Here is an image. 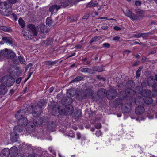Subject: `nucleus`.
Segmentation results:
<instances>
[{"mask_svg":"<svg viewBox=\"0 0 157 157\" xmlns=\"http://www.w3.org/2000/svg\"><path fill=\"white\" fill-rule=\"evenodd\" d=\"M46 105V103L43 100H40L38 103L37 105H31V107L29 109L31 111L33 116L35 117L33 120V122L32 124H30L31 127L33 128L34 126H38L42 124L43 120L42 118L37 117V116L40 115L41 112L42 107Z\"/></svg>","mask_w":157,"mask_h":157,"instance_id":"nucleus-1","label":"nucleus"},{"mask_svg":"<svg viewBox=\"0 0 157 157\" xmlns=\"http://www.w3.org/2000/svg\"><path fill=\"white\" fill-rule=\"evenodd\" d=\"M28 32L23 34L26 40L32 39L37 36L38 31L36 28L33 24H29L27 26Z\"/></svg>","mask_w":157,"mask_h":157,"instance_id":"nucleus-2","label":"nucleus"},{"mask_svg":"<svg viewBox=\"0 0 157 157\" xmlns=\"http://www.w3.org/2000/svg\"><path fill=\"white\" fill-rule=\"evenodd\" d=\"M0 13L5 16H8L12 13L11 5L6 2H1L0 5Z\"/></svg>","mask_w":157,"mask_h":157,"instance_id":"nucleus-3","label":"nucleus"},{"mask_svg":"<svg viewBox=\"0 0 157 157\" xmlns=\"http://www.w3.org/2000/svg\"><path fill=\"white\" fill-rule=\"evenodd\" d=\"M2 82L8 86L13 85L15 82L14 78L10 76H5L2 78Z\"/></svg>","mask_w":157,"mask_h":157,"instance_id":"nucleus-4","label":"nucleus"},{"mask_svg":"<svg viewBox=\"0 0 157 157\" xmlns=\"http://www.w3.org/2000/svg\"><path fill=\"white\" fill-rule=\"evenodd\" d=\"M135 92L138 94L142 93V95L143 96L148 97L150 96L151 94V91L148 90H143L142 88L140 86L136 87Z\"/></svg>","mask_w":157,"mask_h":157,"instance_id":"nucleus-5","label":"nucleus"},{"mask_svg":"<svg viewBox=\"0 0 157 157\" xmlns=\"http://www.w3.org/2000/svg\"><path fill=\"white\" fill-rule=\"evenodd\" d=\"M92 95V90L91 89H86L81 95L79 96V100H82L89 98Z\"/></svg>","mask_w":157,"mask_h":157,"instance_id":"nucleus-6","label":"nucleus"},{"mask_svg":"<svg viewBox=\"0 0 157 157\" xmlns=\"http://www.w3.org/2000/svg\"><path fill=\"white\" fill-rule=\"evenodd\" d=\"M107 98L110 100L115 98L117 94V92L113 88L109 89L107 93Z\"/></svg>","mask_w":157,"mask_h":157,"instance_id":"nucleus-7","label":"nucleus"},{"mask_svg":"<svg viewBox=\"0 0 157 157\" xmlns=\"http://www.w3.org/2000/svg\"><path fill=\"white\" fill-rule=\"evenodd\" d=\"M38 32L40 31L43 34L46 33L48 32V30L47 28L45 25L43 24L39 25L36 27Z\"/></svg>","mask_w":157,"mask_h":157,"instance_id":"nucleus-8","label":"nucleus"},{"mask_svg":"<svg viewBox=\"0 0 157 157\" xmlns=\"http://www.w3.org/2000/svg\"><path fill=\"white\" fill-rule=\"evenodd\" d=\"M25 114V110L23 109H21L16 113L15 117L18 120L21 119L24 117Z\"/></svg>","mask_w":157,"mask_h":157,"instance_id":"nucleus-9","label":"nucleus"},{"mask_svg":"<svg viewBox=\"0 0 157 157\" xmlns=\"http://www.w3.org/2000/svg\"><path fill=\"white\" fill-rule=\"evenodd\" d=\"M28 123V120L25 117H24L21 119H18L17 124L19 126L24 127L26 126Z\"/></svg>","mask_w":157,"mask_h":157,"instance_id":"nucleus-10","label":"nucleus"},{"mask_svg":"<svg viewBox=\"0 0 157 157\" xmlns=\"http://www.w3.org/2000/svg\"><path fill=\"white\" fill-rule=\"evenodd\" d=\"M10 154L12 157H14L17 156V149L16 147H13L10 148Z\"/></svg>","mask_w":157,"mask_h":157,"instance_id":"nucleus-11","label":"nucleus"},{"mask_svg":"<svg viewBox=\"0 0 157 157\" xmlns=\"http://www.w3.org/2000/svg\"><path fill=\"white\" fill-rule=\"evenodd\" d=\"M60 8V5H54L50 7L49 10L52 14L56 12L58 9Z\"/></svg>","mask_w":157,"mask_h":157,"instance_id":"nucleus-12","label":"nucleus"},{"mask_svg":"<svg viewBox=\"0 0 157 157\" xmlns=\"http://www.w3.org/2000/svg\"><path fill=\"white\" fill-rule=\"evenodd\" d=\"M10 154V151L9 149L6 148L2 151L1 153V157H8Z\"/></svg>","mask_w":157,"mask_h":157,"instance_id":"nucleus-13","label":"nucleus"},{"mask_svg":"<svg viewBox=\"0 0 157 157\" xmlns=\"http://www.w3.org/2000/svg\"><path fill=\"white\" fill-rule=\"evenodd\" d=\"M156 81L157 82V75H155V80L153 76L150 77L149 79L148 84L149 85L154 86L156 84Z\"/></svg>","mask_w":157,"mask_h":157,"instance_id":"nucleus-14","label":"nucleus"},{"mask_svg":"<svg viewBox=\"0 0 157 157\" xmlns=\"http://www.w3.org/2000/svg\"><path fill=\"white\" fill-rule=\"evenodd\" d=\"M97 95L100 98H103L107 94L105 92V90L104 89H99Z\"/></svg>","mask_w":157,"mask_h":157,"instance_id":"nucleus-15","label":"nucleus"},{"mask_svg":"<svg viewBox=\"0 0 157 157\" xmlns=\"http://www.w3.org/2000/svg\"><path fill=\"white\" fill-rule=\"evenodd\" d=\"M52 110L53 111L55 112H58L60 114H63L64 113L62 109L58 105L54 106L52 108Z\"/></svg>","mask_w":157,"mask_h":157,"instance_id":"nucleus-16","label":"nucleus"},{"mask_svg":"<svg viewBox=\"0 0 157 157\" xmlns=\"http://www.w3.org/2000/svg\"><path fill=\"white\" fill-rule=\"evenodd\" d=\"M18 136L16 132V131H14L13 132L11 133L10 138L12 141L14 142L17 141Z\"/></svg>","mask_w":157,"mask_h":157,"instance_id":"nucleus-17","label":"nucleus"},{"mask_svg":"<svg viewBox=\"0 0 157 157\" xmlns=\"http://www.w3.org/2000/svg\"><path fill=\"white\" fill-rule=\"evenodd\" d=\"M7 91L6 87L3 85H0V95H4Z\"/></svg>","mask_w":157,"mask_h":157,"instance_id":"nucleus-18","label":"nucleus"},{"mask_svg":"<svg viewBox=\"0 0 157 157\" xmlns=\"http://www.w3.org/2000/svg\"><path fill=\"white\" fill-rule=\"evenodd\" d=\"M73 2H74L73 0H63L61 3V5L65 7Z\"/></svg>","mask_w":157,"mask_h":157,"instance_id":"nucleus-19","label":"nucleus"},{"mask_svg":"<svg viewBox=\"0 0 157 157\" xmlns=\"http://www.w3.org/2000/svg\"><path fill=\"white\" fill-rule=\"evenodd\" d=\"M144 111V109L143 106H140L137 107L135 110L136 113L137 115L142 114Z\"/></svg>","mask_w":157,"mask_h":157,"instance_id":"nucleus-20","label":"nucleus"},{"mask_svg":"<svg viewBox=\"0 0 157 157\" xmlns=\"http://www.w3.org/2000/svg\"><path fill=\"white\" fill-rule=\"evenodd\" d=\"M126 15L130 18L131 19L135 20L136 19V16L131 11L129 10L126 11Z\"/></svg>","mask_w":157,"mask_h":157,"instance_id":"nucleus-21","label":"nucleus"},{"mask_svg":"<svg viewBox=\"0 0 157 157\" xmlns=\"http://www.w3.org/2000/svg\"><path fill=\"white\" fill-rule=\"evenodd\" d=\"M139 99L140 101H144L145 103L147 104H151L152 102V100L151 98H146V99H144L142 97H140L139 98Z\"/></svg>","mask_w":157,"mask_h":157,"instance_id":"nucleus-22","label":"nucleus"},{"mask_svg":"<svg viewBox=\"0 0 157 157\" xmlns=\"http://www.w3.org/2000/svg\"><path fill=\"white\" fill-rule=\"evenodd\" d=\"M134 86V82L132 80H130L128 81L126 84V86L129 88L130 92L132 91L131 89Z\"/></svg>","mask_w":157,"mask_h":157,"instance_id":"nucleus-23","label":"nucleus"},{"mask_svg":"<svg viewBox=\"0 0 157 157\" xmlns=\"http://www.w3.org/2000/svg\"><path fill=\"white\" fill-rule=\"evenodd\" d=\"M78 20V17L76 16H71L67 18V21L70 22H72L77 21Z\"/></svg>","mask_w":157,"mask_h":157,"instance_id":"nucleus-24","label":"nucleus"},{"mask_svg":"<svg viewBox=\"0 0 157 157\" xmlns=\"http://www.w3.org/2000/svg\"><path fill=\"white\" fill-rule=\"evenodd\" d=\"M150 34L149 33H140L138 34H135L134 36L136 38H139L140 37H143L148 35Z\"/></svg>","mask_w":157,"mask_h":157,"instance_id":"nucleus-25","label":"nucleus"},{"mask_svg":"<svg viewBox=\"0 0 157 157\" xmlns=\"http://www.w3.org/2000/svg\"><path fill=\"white\" fill-rule=\"evenodd\" d=\"M75 94V91L72 89L68 90L67 92V96L68 97H73Z\"/></svg>","mask_w":157,"mask_h":157,"instance_id":"nucleus-26","label":"nucleus"},{"mask_svg":"<svg viewBox=\"0 0 157 157\" xmlns=\"http://www.w3.org/2000/svg\"><path fill=\"white\" fill-rule=\"evenodd\" d=\"M9 50L7 49H6L4 50H1L0 52V56L2 55L7 57Z\"/></svg>","mask_w":157,"mask_h":157,"instance_id":"nucleus-27","label":"nucleus"},{"mask_svg":"<svg viewBox=\"0 0 157 157\" xmlns=\"http://www.w3.org/2000/svg\"><path fill=\"white\" fill-rule=\"evenodd\" d=\"M2 40L4 42L6 43L11 44L12 43V40L9 37H3Z\"/></svg>","mask_w":157,"mask_h":157,"instance_id":"nucleus-28","label":"nucleus"},{"mask_svg":"<svg viewBox=\"0 0 157 157\" xmlns=\"http://www.w3.org/2000/svg\"><path fill=\"white\" fill-rule=\"evenodd\" d=\"M97 5V3L96 2H93L91 1H90L86 5V7H93L96 6Z\"/></svg>","mask_w":157,"mask_h":157,"instance_id":"nucleus-29","label":"nucleus"},{"mask_svg":"<svg viewBox=\"0 0 157 157\" xmlns=\"http://www.w3.org/2000/svg\"><path fill=\"white\" fill-rule=\"evenodd\" d=\"M80 71L81 72L83 73H90L92 72V70L88 68H82L80 69Z\"/></svg>","mask_w":157,"mask_h":157,"instance_id":"nucleus-30","label":"nucleus"},{"mask_svg":"<svg viewBox=\"0 0 157 157\" xmlns=\"http://www.w3.org/2000/svg\"><path fill=\"white\" fill-rule=\"evenodd\" d=\"M15 55V53L11 50H9L7 57L8 58H13Z\"/></svg>","mask_w":157,"mask_h":157,"instance_id":"nucleus-31","label":"nucleus"},{"mask_svg":"<svg viewBox=\"0 0 157 157\" xmlns=\"http://www.w3.org/2000/svg\"><path fill=\"white\" fill-rule=\"evenodd\" d=\"M46 24L48 26H52L53 25V24L52 22V20L50 18H47L46 20Z\"/></svg>","mask_w":157,"mask_h":157,"instance_id":"nucleus-32","label":"nucleus"},{"mask_svg":"<svg viewBox=\"0 0 157 157\" xmlns=\"http://www.w3.org/2000/svg\"><path fill=\"white\" fill-rule=\"evenodd\" d=\"M83 79V78L81 76H78L75 79L72 80L70 82L71 83L76 82H78L82 80Z\"/></svg>","mask_w":157,"mask_h":157,"instance_id":"nucleus-33","label":"nucleus"},{"mask_svg":"<svg viewBox=\"0 0 157 157\" xmlns=\"http://www.w3.org/2000/svg\"><path fill=\"white\" fill-rule=\"evenodd\" d=\"M0 29L1 30L6 32H9L11 30V29L10 28H8L4 26H0Z\"/></svg>","mask_w":157,"mask_h":157,"instance_id":"nucleus-34","label":"nucleus"},{"mask_svg":"<svg viewBox=\"0 0 157 157\" xmlns=\"http://www.w3.org/2000/svg\"><path fill=\"white\" fill-rule=\"evenodd\" d=\"M21 126L17 125V126H16L14 127V131H18L19 132H21L23 131V129L21 127Z\"/></svg>","mask_w":157,"mask_h":157,"instance_id":"nucleus-35","label":"nucleus"},{"mask_svg":"<svg viewBox=\"0 0 157 157\" xmlns=\"http://www.w3.org/2000/svg\"><path fill=\"white\" fill-rule=\"evenodd\" d=\"M101 38V37L100 36H95L93 37L90 40V42L92 43V42L94 41H96L99 40Z\"/></svg>","mask_w":157,"mask_h":157,"instance_id":"nucleus-36","label":"nucleus"},{"mask_svg":"<svg viewBox=\"0 0 157 157\" xmlns=\"http://www.w3.org/2000/svg\"><path fill=\"white\" fill-rule=\"evenodd\" d=\"M18 22L19 25L22 27H23L25 26V23L23 20L21 18H20L18 20Z\"/></svg>","mask_w":157,"mask_h":157,"instance_id":"nucleus-37","label":"nucleus"},{"mask_svg":"<svg viewBox=\"0 0 157 157\" xmlns=\"http://www.w3.org/2000/svg\"><path fill=\"white\" fill-rule=\"evenodd\" d=\"M46 65L48 66L54 65L56 63V61H46L45 62Z\"/></svg>","mask_w":157,"mask_h":157,"instance_id":"nucleus-38","label":"nucleus"},{"mask_svg":"<svg viewBox=\"0 0 157 157\" xmlns=\"http://www.w3.org/2000/svg\"><path fill=\"white\" fill-rule=\"evenodd\" d=\"M104 67L103 66H99L95 67V70L98 72H101L103 70Z\"/></svg>","mask_w":157,"mask_h":157,"instance_id":"nucleus-39","label":"nucleus"},{"mask_svg":"<svg viewBox=\"0 0 157 157\" xmlns=\"http://www.w3.org/2000/svg\"><path fill=\"white\" fill-rule=\"evenodd\" d=\"M18 59L19 62L21 63H24L25 62V60L22 58L21 56H18Z\"/></svg>","mask_w":157,"mask_h":157,"instance_id":"nucleus-40","label":"nucleus"},{"mask_svg":"<svg viewBox=\"0 0 157 157\" xmlns=\"http://www.w3.org/2000/svg\"><path fill=\"white\" fill-rule=\"evenodd\" d=\"M95 135L97 137H98L102 135V133L101 131L99 130L96 131Z\"/></svg>","mask_w":157,"mask_h":157,"instance_id":"nucleus-41","label":"nucleus"},{"mask_svg":"<svg viewBox=\"0 0 157 157\" xmlns=\"http://www.w3.org/2000/svg\"><path fill=\"white\" fill-rule=\"evenodd\" d=\"M95 127L97 129H100L101 128V125L100 123H98L95 125Z\"/></svg>","mask_w":157,"mask_h":157,"instance_id":"nucleus-42","label":"nucleus"},{"mask_svg":"<svg viewBox=\"0 0 157 157\" xmlns=\"http://www.w3.org/2000/svg\"><path fill=\"white\" fill-rule=\"evenodd\" d=\"M103 46L104 47L108 48L110 47V44L108 43H105L103 44Z\"/></svg>","mask_w":157,"mask_h":157,"instance_id":"nucleus-43","label":"nucleus"},{"mask_svg":"<svg viewBox=\"0 0 157 157\" xmlns=\"http://www.w3.org/2000/svg\"><path fill=\"white\" fill-rule=\"evenodd\" d=\"M141 4V2L140 1H136L135 2V4L137 6H140Z\"/></svg>","mask_w":157,"mask_h":157,"instance_id":"nucleus-44","label":"nucleus"},{"mask_svg":"<svg viewBox=\"0 0 157 157\" xmlns=\"http://www.w3.org/2000/svg\"><path fill=\"white\" fill-rule=\"evenodd\" d=\"M113 29L116 31H119L121 29V28L117 26H114L113 28Z\"/></svg>","mask_w":157,"mask_h":157,"instance_id":"nucleus-45","label":"nucleus"},{"mask_svg":"<svg viewBox=\"0 0 157 157\" xmlns=\"http://www.w3.org/2000/svg\"><path fill=\"white\" fill-rule=\"evenodd\" d=\"M89 13L86 14L83 17V18L84 19H86L88 18L89 16Z\"/></svg>","mask_w":157,"mask_h":157,"instance_id":"nucleus-46","label":"nucleus"},{"mask_svg":"<svg viewBox=\"0 0 157 157\" xmlns=\"http://www.w3.org/2000/svg\"><path fill=\"white\" fill-rule=\"evenodd\" d=\"M120 39V37L118 36H116L113 38V40L114 41H118Z\"/></svg>","mask_w":157,"mask_h":157,"instance_id":"nucleus-47","label":"nucleus"},{"mask_svg":"<svg viewBox=\"0 0 157 157\" xmlns=\"http://www.w3.org/2000/svg\"><path fill=\"white\" fill-rule=\"evenodd\" d=\"M22 78L21 77H20L17 78L16 81V82L17 84H19Z\"/></svg>","mask_w":157,"mask_h":157,"instance_id":"nucleus-48","label":"nucleus"},{"mask_svg":"<svg viewBox=\"0 0 157 157\" xmlns=\"http://www.w3.org/2000/svg\"><path fill=\"white\" fill-rule=\"evenodd\" d=\"M77 139H80L81 137V134L79 132H77Z\"/></svg>","mask_w":157,"mask_h":157,"instance_id":"nucleus-49","label":"nucleus"},{"mask_svg":"<svg viewBox=\"0 0 157 157\" xmlns=\"http://www.w3.org/2000/svg\"><path fill=\"white\" fill-rule=\"evenodd\" d=\"M8 1L11 3L14 4L15 3L17 0H8Z\"/></svg>","mask_w":157,"mask_h":157,"instance_id":"nucleus-50","label":"nucleus"},{"mask_svg":"<svg viewBox=\"0 0 157 157\" xmlns=\"http://www.w3.org/2000/svg\"><path fill=\"white\" fill-rule=\"evenodd\" d=\"M82 48V46L81 45H78L76 46L75 48H76V49H78L81 48Z\"/></svg>","mask_w":157,"mask_h":157,"instance_id":"nucleus-51","label":"nucleus"},{"mask_svg":"<svg viewBox=\"0 0 157 157\" xmlns=\"http://www.w3.org/2000/svg\"><path fill=\"white\" fill-rule=\"evenodd\" d=\"M12 15L13 17L15 20H16L17 19V17L14 13H12Z\"/></svg>","mask_w":157,"mask_h":157,"instance_id":"nucleus-52","label":"nucleus"},{"mask_svg":"<svg viewBox=\"0 0 157 157\" xmlns=\"http://www.w3.org/2000/svg\"><path fill=\"white\" fill-rule=\"evenodd\" d=\"M136 77H140V72H139L137 71H136Z\"/></svg>","mask_w":157,"mask_h":157,"instance_id":"nucleus-53","label":"nucleus"},{"mask_svg":"<svg viewBox=\"0 0 157 157\" xmlns=\"http://www.w3.org/2000/svg\"><path fill=\"white\" fill-rule=\"evenodd\" d=\"M102 29L105 30H107L108 29V27L107 26H104L101 27Z\"/></svg>","mask_w":157,"mask_h":157,"instance_id":"nucleus-54","label":"nucleus"},{"mask_svg":"<svg viewBox=\"0 0 157 157\" xmlns=\"http://www.w3.org/2000/svg\"><path fill=\"white\" fill-rule=\"evenodd\" d=\"M54 88L53 87H51L49 89V93H51L53 90Z\"/></svg>","mask_w":157,"mask_h":157,"instance_id":"nucleus-55","label":"nucleus"},{"mask_svg":"<svg viewBox=\"0 0 157 157\" xmlns=\"http://www.w3.org/2000/svg\"><path fill=\"white\" fill-rule=\"evenodd\" d=\"M99 19H106V20H108L109 19V18L107 17H102L100 18H99Z\"/></svg>","mask_w":157,"mask_h":157,"instance_id":"nucleus-56","label":"nucleus"},{"mask_svg":"<svg viewBox=\"0 0 157 157\" xmlns=\"http://www.w3.org/2000/svg\"><path fill=\"white\" fill-rule=\"evenodd\" d=\"M32 64L31 63H29L27 66V67L29 68V67H32Z\"/></svg>","mask_w":157,"mask_h":157,"instance_id":"nucleus-57","label":"nucleus"},{"mask_svg":"<svg viewBox=\"0 0 157 157\" xmlns=\"http://www.w3.org/2000/svg\"><path fill=\"white\" fill-rule=\"evenodd\" d=\"M75 55V53H74L72 54L71 55H69V56H67V57H71V56H74Z\"/></svg>","mask_w":157,"mask_h":157,"instance_id":"nucleus-58","label":"nucleus"},{"mask_svg":"<svg viewBox=\"0 0 157 157\" xmlns=\"http://www.w3.org/2000/svg\"><path fill=\"white\" fill-rule=\"evenodd\" d=\"M130 52H131L129 50H126L125 51H124V52L125 53H127V54H129Z\"/></svg>","mask_w":157,"mask_h":157,"instance_id":"nucleus-59","label":"nucleus"},{"mask_svg":"<svg viewBox=\"0 0 157 157\" xmlns=\"http://www.w3.org/2000/svg\"><path fill=\"white\" fill-rule=\"evenodd\" d=\"M142 69V67L141 66H140L139 67V69L137 71L140 72Z\"/></svg>","mask_w":157,"mask_h":157,"instance_id":"nucleus-60","label":"nucleus"},{"mask_svg":"<svg viewBox=\"0 0 157 157\" xmlns=\"http://www.w3.org/2000/svg\"><path fill=\"white\" fill-rule=\"evenodd\" d=\"M156 52V51L155 50H154L151 51L150 52V54H154V53H155Z\"/></svg>","mask_w":157,"mask_h":157,"instance_id":"nucleus-61","label":"nucleus"},{"mask_svg":"<svg viewBox=\"0 0 157 157\" xmlns=\"http://www.w3.org/2000/svg\"><path fill=\"white\" fill-rule=\"evenodd\" d=\"M31 75V74H30L29 76L25 79V82L30 77Z\"/></svg>","mask_w":157,"mask_h":157,"instance_id":"nucleus-62","label":"nucleus"},{"mask_svg":"<svg viewBox=\"0 0 157 157\" xmlns=\"http://www.w3.org/2000/svg\"><path fill=\"white\" fill-rule=\"evenodd\" d=\"M136 11L137 12V13H140V12H141V10L140 9L136 10Z\"/></svg>","mask_w":157,"mask_h":157,"instance_id":"nucleus-63","label":"nucleus"},{"mask_svg":"<svg viewBox=\"0 0 157 157\" xmlns=\"http://www.w3.org/2000/svg\"><path fill=\"white\" fill-rule=\"evenodd\" d=\"M78 113H79V114H78V117H81V115H82V114H81V112H80V111H79L78 112Z\"/></svg>","mask_w":157,"mask_h":157,"instance_id":"nucleus-64","label":"nucleus"}]
</instances>
